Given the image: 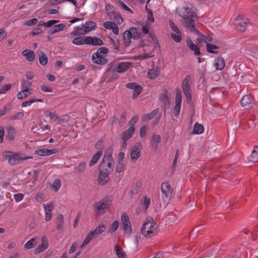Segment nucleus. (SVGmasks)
I'll return each mask as SVG.
<instances>
[{
    "instance_id": "obj_34",
    "label": "nucleus",
    "mask_w": 258,
    "mask_h": 258,
    "mask_svg": "<svg viewBox=\"0 0 258 258\" xmlns=\"http://www.w3.org/2000/svg\"><path fill=\"white\" fill-rule=\"evenodd\" d=\"M113 149L111 146L108 147L104 152V155L102 159H106L107 160H112L113 159L112 157Z\"/></svg>"
},
{
    "instance_id": "obj_53",
    "label": "nucleus",
    "mask_w": 258,
    "mask_h": 258,
    "mask_svg": "<svg viewBox=\"0 0 258 258\" xmlns=\"http://www.w3.org/2000/svg\"><path fill=\"white\" fill-rule=\"evenodd\" d=\"M169 25L171 29V30L175 32L176 34L180 33V30L178 28V27L175 25V23L173 21L170 20L169 21Z\"/></svg>"
},
{
    "instance_id": "obj_33",
    "label": "nucleus",
    "mask_w": 258,
    "mask_h": 258,
    "mask_svg": "<svg viewBox=\"0 0 258 258\" xmlns=\"http://www.w3.org/2000/svg\"><path fill=\"white\" fill-rule=\"evenodd\" d=\"M101 156L102 154L101 152H97L95 154H94L89 162V166L92 167L96 164Z\"/></svg>"
},
{
    "instance_id": "obj_31",
    "label": "nucleus",
    "mask_w": 258,
    "mask_h": 258,
    "mask_svg": "<svg viewBox=\"0 0 258 258\" xmlns=\"http://www.w3.org/2000/svg\"><path fill=\"white\" fill-rule=\"evenodd\" d=\"M114 249L118 258H125L126 256L125 252L118 244L115 245Z\"/></svg>"
},
{
    "instance_id": "obj_3",
    "label": "nucleus",
    "mask_w": 258,
    "mask_h": 258,
    "mask_svg": "<svg viewBox=\"0 0 258 258\" xmlns=\"http://www.w3.org/2000/svg\"><path fill=\"white\" fill-rule=\"evenodd\" d=\"M143 37L142 32L136 27H131L128 30H125L123 33V39L126 46L131 44V38L138 40Z\"/></svg>"
},
{
    "instance_id": "obj_55",
    "label": "nucleus",
    "mask_w": 258,
    "mask_h": 258,
    "mask_svg": "<svg viewBox=\"0 0 258 258\" xmlns=\"http://www.w3.org/2000/svg\"><path fill=\"white\" fill-rule=\"evenodd\" d=\"M44 114L46 116H48L51 119L55 121L58 118V117L54 113L50 111L49 110H45Z\"/></svg>"
},
{
    "instance_id": "obj_56",
    "label": "nucleus",
    "mask_w": 258,
    "mask_h": 258,
    "mask_svg": "<svg viewBox=\"0 0 258 258\" xmlns=\"http://www.w3.org/2000/svg\"><path fill=\"white\" fill-rule=\"evenodd\" d=\"M151 24L149 22H147L145 25H143L142 28V34H148L149 33V28Z\"/></svg>"
},
{
    "instance_id": "obj_35",
    "label": "nucleus",
    "mask_w": 258,
    "mask_h": 258,
    "mask_svg": "<svg viewBox=\"0 0 258 258\" xmlns=\"http://www.w3.org/2000/svg\"><path fill=\"white\" fill-rule=\"evenodd\" d=\"M95 235L92 231L89 232L86 235L83 244L81 245V248H83L84 246L88 244L93 238Z\"/></svg>"
},
{
    "instance_id": "obj_57",
    "label": "nucleus",
    "mask_w": 258,
    "mask_h": 258,
    "mask_svg": "<svg viewBox=\"0 0 258 258\" xmlns=\"http://www.w3.org/2000/svg\"><path fill=\"white\" fill-rule=\"evenodd\" d=\"M139 118V115L138 114H135L134 116H133L128 122V124L130 125V126L135 127V125L138 121Z\"/></svg>"
},
{
    "instance_id": "obj_42",
    "label": "nucleus",
    "mask_w": 258,
    "mask_h": 258,
    "mask_svg": "<svg viewBox=\"0 0 258 258\" xmlns=\"http://www.w3.org/2000/svg\"><path fill=\"white\" fill-rule=\"evenodd\" d=\"M158 112H159V109L157 108V109L154 110L153 111H152L151 113H150L149 114H145L144 115V119L145 120L148 121V120L151 119L152 118H154V117H155V116L158 113Z\"/></svg>"
},
{
    "instance_id": "obj_43",
    "label": "nucleus",
    "mask_w": 258,
    "mask_h": 258,
    "mask_svg": "<svg viewBox=\"0 0 258 258\" xmlns=\"http://www.w3.org/2000/svg\"><path fill=\"white\" fill-rule=\"evenodd\" d=\"M159 74V72L157 70L151 69L148 73V77L152 80L157 78Z\"/></svg>"
},
{
    "instance_id": "obj_59",
    "label": "nucleus",
    "mask_w": 258,
    "mask_h": 258,
    "mask_svg": "<svg viewBox=\"0 0 258 258\" xmlns=\"http://www.w3.org/2000/svg\"><path fill=\"white\" fill-rule=\"evenodd\" d=\"M182 102V95L180 90L176 91L175 97V103L181 104Z\"/></svg>"
},
{
    "instance_id": "obj_25",
    "label": "nucleus",
    "mask_w": 258,
    "mask_h": 258,
    "mask_svg": "<svg viewBox=\"0 0 258 258\" xmlns=\"http://www.w3.org/2000/svg\"><path fill=\"white\" fill-rule=\"evenodd\" d=\"M22 54L25 56L26 59L30 62H33L35 58V54L34 51L30 50H24L22 51Z\"/></svg>"
},
{
    "instance_id": "obj_7",
    "label": "nucleus",
    "mask_w": 258,
    "mask_h": 258,
    "mask_svg": "<svg viewBox=\"0 0 258 258\" xmlns=\"http://www.w3.org/2000/svg\"><path fill=\"white\" fill-rule=\"evenodd\" d=\"M105 8L107 15L110 17V19L117 21V23L119 24L123 22V18L119 13L116 12V9L113 6L108 4L106 5Z\"/></svg>"
},
{
    "instance_id": "obj_58",
    "label": "nucleus",
    "mask_w": 258,
    "mask_h": 258,
    "mask_svg": "<svg viewBox=\"0 0 258 258\" xmlns=\"http://www.w3.org/2000/svg\"><path fill=\"white\" fill-rule=\"evenodd\" d=\"M38 19L37 18H33L29 20L26 21L24 23V25L28 26H33L38 23Z\"/></svg>"
},
{
    "instance_id": "obj_9",
    "label": "nucleus",
    "mask_w": 258,
    "mask_h": 258,
    "mask_svg": "<svg viewBox=\"0 0 258 258\" xmlns=\"http://www.w3.org/2000/svg\"><path fill=\"white\" fill-rule=\"evenodd\" d=\"M161 190L164 196L162 199L164 202L169 201L172 197L173 190L170 185L167 182H163L161 185Z\"/></svg>"
},
{
    "instance_id": "obj_47",
    "label": "nucleus",
    "mask_w": 258,
    "mask_h": 258,
    "mask_svg": "<svg viewBox=\"0 0 258 258\" xmlns=\"http://www.w3.org/2000/svg\"><path fill=\"white\" fill-rule=\"evenodd\" d=\"M36 245L35 238H32L28 241L25 244L24 247L28 249H31Z\"/></svg>"
},
{
    "instance_id": "obj_23",
    "label": "nucleus",
    "mask_w": 258,
    "mask_h": 258,
    "mask_svg": "<svg viewBox=\"0 0 258 258\" xmlns=\"http://www.w3.org/2000/svg\"><path fill=\"white\" fill-rule=\"evenodd\" d=\"M84 33H86V34L91 31L95 30L97 27L96 23L92 21H88L86 22L85 24H84Z\"/></svg>"
},
{
    "instance_id": "obj_30",
    "label": "nucleus",
    "mask_w": 258,
    "mask_h": 258,
    "mask_svg": "<svg viewBox=\"0 0 258 258\" xmlns=\"http://www.w3.org/2000/svg\"><path fill=\"white\" fill-rule=\"evenodd\" d=\"M206 46L207 51L208 53H213V54H218L219 53L218 51L214 50L215 49H218L220 48L217 45L212 44V43H207Z\"/></svg>"
},
{
    "instance_id": "obj_5",
    "label": "nucleus",
    "mask_w": 258,
    "mask_h": 258,
    "mask_svg": "<svg viewBox=\"0 0 258 258\" xmlns=\"http://www.w3.org/2000/svg\"><path fill=\"white\" fill-rule=\"evenodd\" d=\"M111 203V201L109 200L107 197H106L100 202L95 203L93 205V207L97 213L102 215L105 213L107 210H109Z\"/></svg>"
},
{
    "instance_id": "obj_48",
    "label": "nucleus",
    "mask_w": 258,
    "mask_h": 258,
    "mask_svg": "<svg viewBox=\"0 0 258 258\" xmlns=\"http://www.w3.org/2000/svg\"><path fill=\"white\" fill-rule=\"evenodd\" d=\"M117 63L111 62L108 66V69L106 71L107 74H109V73H114V72H117Z\"/></svg>"
},
{
    "instance_id": "obj_2",
    "label": "nucleus",
    "mask_w": 258,
    "mask_h": 258,
    "mask_svg": "<svg viewBox=\"0 0 258 258\" xmlns=\"http://www.w3.org/2000/svg\"><path fill=\"white\" fill-rule=\"evenodd\" d=\"M3 158L8 160L9 163L11 165H15L20 163L21 161L31 159L32 157H25L20 153L6 151L2 152Z\"/></svg>"
},
{
    "instance_id": "obj_17",
    "label": "nucleus",
    "mask_w": 258,
    "mask_h": 258,
    "mask_svg": "<svg viewBox=\"0 0 258 258\" xmlns=\"http://www.w3.org/2000/svg\"><path fill=\"white\" fill-rule=\"evenodd\" d=\"M186 42L188 48L194 51L195 55L199 56L202 54L199 47L194 44L189 37H186Z\"/></svg>"
},
{
    "instance_id": "obj_19",
    "label": "nucleus",
    "mask_w": 258,
    "mask_h": 258,
    "mask_svg": "<svg viewBox=\"0 0 258 258\" xmlns=\"http://www.w3.org/2000/svg\"><path fill=\"white\" fill-rule=\"evenodd\" d=\"M135 127L130 126L128 129L125 130L121 133L122 140H128L131 138L135 132Z\"/></svg>"
},
{
    "instance_id": "obj_63",
    "label": "nucleus",
    "mask_w": 258,
    "mask_h": 258,
    "mask_svg": "<svg viewBox=\"0 0 258 258\" xmlns=\"http://www.w3.org/2000/svg\"><path fill=\"white\" fill-rule=\"evenodd\" d=\"M181 104H176L173 110V113L176 117H178L180 113Z\"/></svg>"
},
{
    "instance_id": "obj_49",
    "label": "nucleus",
    "mask_w": 258,
    "mask_h": 258,
    "mask_svg": "<svg viewBox=\"0 0 258 258\" xmlns=\"http://www.w3.org/2000/svg\"><path fill=\"white\" fill-rule=\"evenodd\" d=\"M117 72H114V73H109L110 74V76L106 77L107 82H111L117 79L119 77V76L117 75Z\"/></svg>"
},
{
    "instance_id": "obj_12",
    "label": "nucleus",
    "mask_w": 258,
    "mask_h": 258,
    "mask_svg": "<svg viewBox=\"0 0 258 258\" xmlns=\"http://www.w3.org/2000/svg\"><path fill=\"white\" fill-rule=\"evenodd\" d=\"M105 55L95 52L92 54V60L94 63L103 65L107 63L108 60L105 57Z\"/></svg>"
},
{
    "instance_id": "obj_64",
    "label": "nucleus",
    "mask_w": 258,
    "mask_h": 258,
    "mask_svg": "<svg viewBox=\"0 0 258 258\" xmlns=\"http://www.w3.org/2000/svg\"><path fill=\"white\" fill-rule=\"evenodd\" d=\"M147 132V126L146 125L142 126L140 130L139 134L140 137H145L146 136Z\"/></svg>"
},
{
    "instance_id": "obj_52",
    "label": "nucleus",
    "mask_w": 258,
    "mask_h": 258,
    "mask_svg": "<svg viewBox=\"0 0 258 258\" xmlns=\"http://www.w3.org/2000/svg\"><path fill=\"white\" fill-rule=\"evenodd\" d=\"M170 36L171 38L176 42H180L182 40V34L181 32L179 34H175L173 33H171L170 34Z\"/></svg>"
},
{
    "instance_id": "obj_28",
    "label": "nucleus",
    "mask_w": 258,
    "mask_h": 258,
    "mask_svg": "<svg viewBox=\"0 0 258 258\" xmlns=\"http://www.w3.org/2000/svg\"><path fill=\"white\" fill-rule=\"evenodd\" d=\"M142 183L140 182H137L134 184L132 187V190L130 191L129 195L130 196H132L133 195L138 194L141 189Z\"/></svg>"
},
{
    "instance_id": "obj_16",
    "label": "nucleus",
    "mask_w": 258,
    "mask_h": 258,
    "mask_svg": "<svg viewBox=\"0 0 258 258\" xmlns=\"http://www.w3.org/2000/svg\"><path fill=\"white\" fill-rule=\"evenodd\" d=\"M41 244L39 245L34 250V254H37L45 251L48 247V241L45 236L41 237Z\"/></svg>"
},
{
    "instance_id": "obj_37",
    "label": "nucleus",
    "mask_w": 258,
    "mask_h": 258,
    "mask_svg": "<svg viewBox=\"0 0 258 258\" xmlns=\"http://www.w3.org/2000/svg\"><path fill=\"white\" fill-rule=\"evenodd\" d=\"M191 81V77L190 75H187L184 79L182 82V89L183 90H190V85L189 82Z\"/></svg>"
},
{
    "instance_id": "obj_40",
    "label": "nucleus",
    "mask_w": 258,
    "mask_h": 258,
    "mask_svg": "<svg viewBox=\"0 0 258 258\" xmlns=\"http://www.w3.org/2000/svg\"><path fill=\"white\" fill-rule=\"evenodd\" d=\"M95 148L98 150L97 152H101L102 155L103 151L104 149V142L103 139L99 140L95 145Z\"/></svg>"
},
{
    "instance_id": "obj_62",
    "label": "nucleus",
    "mask_w": 258,
    "mask_h": 258,
    "mask_svg": "<svg viewBox=\"0 0 258 258\" xmlns=\"http://www.w3.org/2000/svg\"><path fill=\"white\" fill-rule=\"evenodd\" d=\"M124 166L122 162H117V164L116 167V171L118 173H120L124 170Z\"/></svg>"
},
{
    "instance_id": "obj_24",
    "label": "nucleus",
    "mask_w": 258,
    "mask_h": 258,
    "mask_svg": "<svg viewBox=\"0 0 258 258\" xmlns=\"http://www.w3.org/2000/svg\"><path fill=\"white\" fill-rule=\"evenodd\" d=\"M225 66V61L224 58L221 56L218 57L215 59L214 66L216 70L221 71Z\"/></svg>"
},
{
    "instance_id": "obj_39",
    "label": "nucleus",
    "mask_w": 258,
    "mask_h": 258,
    "mask_svg": "<svg viewBox=\"0 0 258 258\" xmlns=\"http://www.w3.org/2000/svg\"><path fill=\"white\" fill-rule=\"evenodd\" d=\"M86 37V36H80L79 37H77L75 38L73 41L72 43L76 45H82L83 44H85V38Z\"/></svg>"
},
{
    "instance_id": "obj_32",
    "label": "nucleus",
    "mask_w": 258,
    "mask_h": 258,
    "mask_svg": "<svg viewBox=\"0 0 258 258\" xmlns=\"http://www.w3.org/2000/svg\"><path fill=\"white\" fill-rule=\"evenodd\" d=\"M204 131V126L202 124L199 123L198 122H196L194 125L192 134L199 135L202 134Z\"/></svg>"
},
{
    "instance_id": "obj_45",
    "label": "nucleus",
    "mask_w": 258,
    "mask_h": 258,
    "mask_svg": "<svg viewBox=\"0 0 258 258\" xmlns=\"http://www.w3.org/2000/svg\"><path fill=\"white\" fill-rule=\"evenodd\" d=\"M153 139V146L154 147L155 149H157L158 147V144L161 141V137L159 135H153L152 136Z\"/></svg>"
},
{
    "instance_id": "obj_6",
    "label": "nucleus",
    "mask_w": 258,
    "mask_h": 258,
    "mask_svg": "<svg viewBox=\"0 0 258 258\" xmlns=\"http://www.w3.org/2000/svg\"><path fill=\"white\" fill-rule=\"evenodd\" d=\"M121 221L123 235L130 237L132 233V227L129 217L125 212L121 214Z\"/></svg>"
},
{
    "instance_id": "obj_41",
    "label": "nucleus",
    "mask_w": 258,
    "mask_h": 258,
    "mask_svg": "<svg viewBox=\"0 0 258 258\" xmlns=\"http://www.w3.org/2000/svg\"><path fill=\"white\" fill-rule=\"evenodd\" d=\"M106 229V226L102 223L99 225L92 231L95 235H99L104 232Z\"/></svg>"
},
{
    "instance_id": "obj_36",
    "label": "nucleus",
    "mask_w": 258,
    "mask_h": 258,
    "mask_svg": "<svg viewBox=\"0 0 258 258\" xmlns=\"http://www.w3.org/2000/svg\"><path fill=\"white\" fill-rule=\"evenodd\" d=\"M253 118L249 119L247 122V125L249 128H253L255 126L254 120L258 119V110H255Z\"/></svg>"
},
{
    "instance_id": "obj_44",
    "label": "nucleus",
    "mask_w": 258,
    "mask_h": 258,
    "mask_svg": "<svg viewBox=\"0 0 258 258\" xmlns=\"http://www.w3.org/2000/svg\"><path fill=\"white\" fill-rule=\"evenodd\" d=\"M119 227V223L117 221H114L110 225L109 229L107 231L108 233H114L118 229Z\"/></svg>"
},
{
    "instance_id": "obj_13",
    "label": "nucleus",
    "mask_w": 258,
    "mask_h": 258,
    "mask_svg": "<svg viewBox=\"0 0 258 258\" xmlns=\"http://www.w3.org/2000/svg\"><path fill=\"white\" fill-rule=\"evenodd\" d=\"M240 104L243 107L250 108L254 104L253 97L250 94L243 96L240 100Z\"/></svg>"
},
{
    "instance_id": "obj_4",
    "label": "nucleus",
    "mask_w": 258,
    "mask_h": 258,
    "mask_svg": "<svg viewBox=\"0 0 258 258\" xmlns=\"http://www.w3.org/2000/svg\"><path fill=\"white\" fill-rule=\"evenodd\" d=\"M157 225L153 219L146 221L141 229L142 234L145 237H151L157 234Z\"/></svg>"
},
{
    "instance_id": "obj_1",
    "label": "nucleus",
    "mask_w": 258,
    "mask_h": 258,
    "mask_svg": "<svg viewBox=\"0 0 258 258\" xmlns=\"http://www.w3.org/2000/svg\"><path fill=\"white\" fill-rule=\"evenodd\" d=\"M178 15L184 19L183 26L190 32H194L196 34H200V31L195 27L194 18L195 13L191 11V9L188 7H183L180 9H177Z\"/></svg>"
},
{
    "instance_id": "obj_22",
    "label": "nucleus",
    "mask_w": 258,
    "mask_h": 258,
    "mask_svg": "<svg viewBox=\"0 0 258 258\" xmlns=\"http://www.w3.org/2000/svg\"><path fill=\"white\" fill-rule=\"evenodd\" d=\"M15 135L16 130L13 126H9L6 128V139L7 140L9 141L10 142H12V141H13Z\"/></svg>"
},
{
    "instance_id": "obj_8",
    "label": "nucleus",
    "mask_w": 258,
    "mask_h": 258,
    "mask_svg": "<svg viewBox=\"0 0 258 258\" xmlns=\"http://www.w3.org/2000/svg\"><path fill=\"white\" fill-rule=\"evenodd\" d=\"M109 170L107 169V168L102 169L99 167L98 184L99 185L103 186L107 183L109 181Z\"/></svg>"
},
{
    "instance_id": "obj_27",
    "label": "nucleus",
    "mask_w": 258,
    "mask_h": 258,
    "mask_svg": "<svg viewBox=\"0 0 258 258\" xmlns=\"http://www.w3.org/2000/svg\"><path fill=\"white\" fill-rule=\"evenodd\" d=\"M84 24H82L81 26L75 27L74 30L71 32V35L74 36L85 35L86 33H84Z\"/></svg>"
},
{
    "instance_id": "obj_29",
    "label": "nucleus",
    "mask_w": 258,
    "mask_h": 258,
    "mask_svg": "<svg viewBox=\"0 0 258 258\" xmlns=\"http://www.w3.org/2000/svg\"><path fill=\"white\" fill-rule=\"evenodd\" d=\"M27 93H28L29 94H31L32 93V90L30 88L23 89V90L18 93L17 95L18 99L22 100L26 98L28 96Z\"/></svg>"
},
{
    "instance_id": "obj_54",
    "label": "nucleus",
    "mask_w": 258,
    "mask_h": 258,
    "mask_svg": "<svg viewBox=\"0 0 258 258\" xmlns=\"http://www.w3.org/2000/svg\"><path fill=\"white\" fill-rule=\"evenodd\" d=\"M61 181L59 179H56L53 182L52 184V186L55 191H58V189L60 188L61 186Z\"/></svg>"
},
{
    "instance_id": "obj_15",
    "label": "nucleus",
    "mask_w": 258,
    "mask_h": 258,
    "mask_svg": "<svg viewBox=\"0 0 258 258\" xmlns=\"http://www.w3.org/2000/svg\"><path fill=\"white\" fill-rule=\"evenodd\" d=\"M85 44L92 46H100L104 44L103 41L97 37L86 36Z\"/></svg>"
},
{
    "instance_id": "obj_51",
    "label": "nucleus",
    "mask_w": 258,
    "mask_h": 258,
    "mask_svg": "<svg viewBox=\"0 0 258 258\" xmlns=\"http://www.w3.org/2000/svg\"><path fill=\"white\" fill-rule=\"evenodd\" d=\"M86 167V164L85 162H81L78 166H76L75 168V170H76L79 173H82L85 170Z\"/></svg>"
},
{
    "instance_id": "obj_50",
    "label": "nucleus",
    "mask_w": 258,
    "mask_h": 258,
    "mask_svg": "<svg viewBox=\"0 0 258 258\" xmlns=\"http://www.w3.org/2000/svg\"><path fill=\"white\" fill-rule=\"evenodd\" d=\"M248 161L252 162L258 161V154L255 151L253 150L251 155L248 158Z\"/></svg>"
},
{
    "instance_id": "obj_21",
    "label": "nucleus",
    "mask_w": 258,
    "mask_h": 258,
    "mask_svg": "<svg viewBox=\"0 0 258 258\" xmlns=\"http://www.w3.org/2000/svg\"><path fill=\"white\" fill-rule=\"evenodd\" d=\"M114 162V159H112V160H110L109 161L107 160L106 159H102L100 165V168L103 169V168H107V169L109 170V172L110 171H112L113 170V165H112V163Z\"/></svg>"
},
{
    "instance_id": "obj_10",
    "label": "nucleus",
    "mask_w": 258,
    "mask_h": 258,
    "mask_svg": "<svg viewBox=\"0 0 258 258\" xmlns=\"http://www.w3.org/2000/svg\"><path fill=\"white\" fill-rule=\"evenodd\" d=\"M248 20L243 16H238L234 20V25L237 30L240 32H244L248 26Z\"/></svg>"
},
{
    "instance_id": "obj_46",
    "label": "nucleus",
    "mask_w": 258,
    "mask_h": 258,
    "mask_svg": "<svg viewBox=\"0 0 258 258\" xmlns=\"http://www.w3.org/2000/svg\"><path fill=\"white\" fill-rule=\"evenodd\" d=\"M36 102H43V100L42 99H31L28 101H26L23 102L22 103V107H26L28 105H30L32 103Z\"/></svg>"
},
{
    "instance_id": "obj_11",
    "label": "nucleus",
    "mask_w": 258,
    "mask_h": 258,
    "mask_svg": "<svg viewBox=\"0 0 258 258\" xmlns=\"http://www.w3.org/2000/svg\"><path fill=\"white\" fill-rule=\"evenodd\" d=\"M125 86L127 88L134 90L132 96L133 99H135L137 98L143 91L142 87L137 83H128L125 85Z\"/></svg>"
},
{
    "instance_id": "obj_26",
    "label": "nucleus",
    "mask_w": 258,
    "mask_h": 258,
    "mask_svg": "<svg viewBox=\"0 0 258 258\" xmlns=\"http://www.w3.org/2000/svg\"><path fill=\"white\" fill-rule=\"evenodd\" d=\"M132 63L122 62L117 63V72L118 73H122L125 72L130 67Z\"/></svg>"
},
{
    "instance_id": "obj_60",
    "label": "nucleus",
    "mask_w": 258,
    "mask_h": 258,
    "mask_svg": "<svg viewBox=\"0 0 258 258\" xmlns=\"http://www.w3.org/2000/svg\"><path fill=\"white\" fill-rule=\"evenodd\" d=\"M22 88L23 89L30 88L32 86V82L27 80L23 79L21 82Z\"/></svg>"
},
{
    "instance_id": "obj_18",
    "label": "nucleus",
    "mask_w": 258,
    "mask_h": 258,
    "mask_svg": "<svg viewBox=\"0 0 258 258\" xmlns=\"http://www.w3.org/2000/svg\"><path fill=\"white\" fill-rule=\"evenodd\" d=\"M58 152V149H39L34 151V154L41 156H49Z\"/></svg>"
},
{
    "instance_id": "obj_14",
    "label": "nucleus",
    "mask_w": 258,
    "mask_h": 258,
    "mask_svg": "<svg viewBox=\"0 0 258 258\" xmlns=\"http://www.w3.org/2000/svg\"><path fill=\"white\" fill-rule=\"evenodd\" d=\"M142 145L139 143L133 147L131 151V158L132 160L136 161L141 155Z\"/></svg>"
},
{
    "instance_id": "obj_20",
    "label": "nucleus",
    "mask_w": 258,
    "mask_h": 258,
    "mask_svg": "<svg viewBox=\"0 0 258 258\" xmlns=\"http://www.w3.org/2000/svg\"><path fill=\"white\" fill-rule=\"evenodd\" d=\"M159 99L161 102L163 103V105L165 108L169 107L171 98L167 95V91H166L164 93L161 94Z\"/></svg>"
},
{
    "instance_id": "obj_61",
    "label": "nucleus",
    "mask_w": 258,
    "mask_h": 258,
    "mask_svg": "<svg viewBox=\"0 0 258 258\" xmlns=\"http://www.w3.org/2000/svg\"><path fill=\"white\" fill-rule=\"evenodd\" d=\"M148 34L149 37L151 38L152 41L156 44V46H158L159 47H160V44L159 43L158 40L156 38L155 34L153 32H149Z\"/></svg>"
},
{
    "instance_id": "obj_38",
    "label": "nucleus",
    "mask_w": 258,
    "mask_h": 258,
    "mask_svg": "<svg viewBox=\"0 0 258 258\" xmlns=\"http://www.w3.org/2000/svg\"><path fill=\"white\" fill-rule=\"evenodd\" d=\"M39 62L40 64L43 66H46L48 62V58L46 55L42 51L39 52Z\"/></svg>"
}]
</instances>
